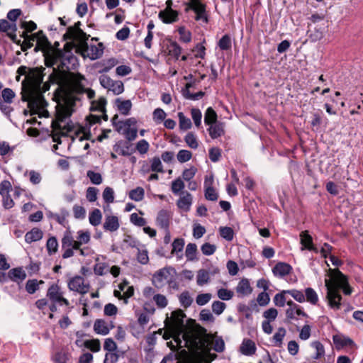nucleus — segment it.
<instances>
[{
    "mask_svg": "<svg viewBox=\"0 0 363 363\" xmlns=\"http://www.w3.org/2000/svg\"><path fill=\"white\" fill-rule=\"evenodd\" d=\"M172 325V335L177 340L182 338L185 346L197 348L203 344L206 335V330L196 323L195 319H164L166 327Z\"/></svg>",
    "mask_w": 363,
    "mask_h": 363,
    "instance_id": "1",
    "label": "nucleus"
},
{
    "mask_svg": "<svg viewBox=\"0 0 363 363\" xmlns=\"http://www.w3.org/2000/svg\"><path fill=\"white\" fill-rule=\"evenodd\" d=\"M331 271L333 282H330L328 279H325V286L328 291L327 298L330 308L339 309L342 300V296L339 291L341 287L348 284V279L338 269H334Z\"/></svg>",
    "mask_w": 363,
    "mask_h": 363,
    "instance_id": "2",
    "label": "nucleus"
},
{
    "mask_svg": "<svg viewBox=\"0 0 363 363\" xmlns=\"http://www.w3.org/2000/svg\"><path fill=\"white\" fill-rule=\"evenodd\" d=\"M78 66V59L73 53L61 50L59 64L50 74V81L52 83H60L68 73H72L71 70H75Z\"/></svg>",
    "mask_w": 363,
    "mask_h": 363,
    "instance_id": "3",
    "label": "nucleus"
},
{
    "mask_svg": "<svg viewBox=\"0 0 363 363\" xmlns=\"http://www.w3.org/2000/svg\"><path fill=\"white\" fill-rule=\"evenodd\" d=\"M91 239L89 231L79 230L77 240H74L72 232L67 229L64 232L61 240L63 259H67L74 256V250L79 249L84 245L89 242Z\"/></svg>",
    "mask_w": 363,
    "mask_h": 363,
    "instance_id": "4",
    "label": "nucleus"
},
{
    "mask_svg": "<svg viewBox=\"0 0 363 363\" xmlns=\"http://www.w3.org/2000/svg\"><path fill=\"white\" fill-rule=\"evenodd\" d=\"M46 297L50 303H58L59 306H65L68 311L74 308V300L69 301L65 297V292L58 281L50 284L47 290Z\"/></svg>",
    "mask_w": 363,
    "mask_h": 363,
    "instance_id": "5",
    "label": "nucleus"
},
{
    "mask_svg": "<svg viewBox=\"0 0 363 363\" xmlns=\"http://www.w3.org/2000/svg\"><path fill=\"white\" fill-rule=\"evenodd\" d=\"M50 84H52L50 81V77H48V82H45L41 84L39 91H35L34 94H31V96H26L24 95L22 96V100L23 101H28V107L30 109H41L47 106L48 103L42 95L43 93L46 92L50 89Z\"/></svg>",
    "mask_w": 363,
    "mask_h": 363,
    "instance_id": "6",
    "label": "nucleus"
},
{
    "mask_svg": "<svg viewBox=\"0 0 363 363\" xmlns=\"http://www.w3.org/2000/svg\"><path fill=\"white\" fill-rule=\"evenodd\" d=\"M86 79L84 75L79 72L68 73L67 75L60 83L65 82L67 85L68 91L72 94H82L85 91V86L83 82Z\"/></svg>",
    "mask_w": 363,
    "mask_h": 363,
    "instance_id": "7",
    "label": "nucleus"
},
{
    "mask_svg": "<svg viewBox=\"0 0 363 363\" xmlns=\"http://www.w3.org/2000/svg\"><path fill=\"white\" fill-rule=\"evenodd\" d=\"M45 70V68L43 67L28 69V72L26 75V82H28L30 92L29 96L34 94L35 91H39V89L43 84Z\"/></svg>",
    "mask_w": 363,
    "mask_h": 363,
    "instance_id": "8",
    "label": "nucleus"
},
{
    "mask_svg": "<svg viewBox=\"0 0 363 363\" xmlns=\"http://www.w3.org/2000/svg\"><path fill=\"white\" fill-rule=\"evenodd\" d=\"M90 287L89 282L79 275H76L67 281V288L69 290L82 295L87 294Z\"/></svg>",
    "mask_w": 363,
    "mask_h": 363,
    "instance_id": "9",
    "label": "nucleus"
},
{
    "mask_svg": "<svg viewBox=\"0 0 363 363\" xmlns=\"http://www.w3.org/2000/svg\"><path fill=\"white\" fill-rule=\"evenodd\" d=\"M100 84L115 95H119L124 91L123 83L120 80L114 81L109 76L102 74L99 77Z\"/></svg>",
    "mask_w": 363,
    "mask_h": 363,
    "instance_id": "10",
    "label": "nucleus"
},
{
    "mask_svg": "<svg viewBox=\"0 0 363 363\" xmlns=\"http://www.w3.org/2000/svg\"><path fill=\"white\" fill-rule=\"evenodd\" d=\"M152 282L155 287L158 289H162L167 284H171L172 281L170 278L169 270L167 268H162L155 272L152 277Z\"/></svg>",
    "mask_w": 363,
    "mask_h": 363,
    "instance_id": "11",
    "label": "nucleus"
},
{
    "mask_svg": "<svg viewBox=\"0 0 363 363\" xmlns=\"http://www.w3.org/2000/svg\"><path fill=\"white\" fill-rule=\"evenodd\" d=\"M158 17L164 23L170 24L179 21V12L176 10L164 9L159 12Z\"/></svg>",
    "mask_w": 363,
    "mask_h": 363,
    "instance_id": "12",
    "label": "nucleus"
},
{
    "mask_svg": "<svg viewBox=\"0 0 363 363\" xmlns=\"http://www.w3.org/2000/svg\"><path fill=\"white\" fill-rule=\"evenodd\" d=\"M171 217L172 214L170 211L162 209L157 213L156 224L164 230H168L169 228Z\"/></svg>",
    "mask_w": 363,
    "mask_h": 363,
    "instance_id": "13",
    "label": "nucleus"
},
{
    "mask_svg": "<svg viewBox=\"0 0 363 363\" xmlns=\"http://www.w3.org/2000/svg\"><path fill=\"white\" fill-rule=\"evenodd\" d=\"M288 308L286 311V318H295L296 316L307 317L303 308L292 301H287Z\"/></svg>",
    "mask_w": 363,
    "mask_h": 363,
    "instance_id": "14",
    "label": "nucleus"
},
{
    "mask_svg": "<svg viewBox=\"0 0 363 363\" xmlns=\"http://www.w3.org/2000/svg\"><path fill=\"white\" fill-rule=\"evenodd\" d=\"M113 327L111 321H106L105 319H97L94 325V330L96 333L105 335Z\"/></svg>",
    "mask_w": 363,
    "mask_h": 363,
    "instance_id": "15",
    "label": "nucleus"
},
{
    "mask_svg": "<svg viewBox=\"0 0 363 363\" xmlns=\"http://www.w3.org/2000/svg\"><path fill=\"white\" fill-rule=\"evenodd\" d=\"M120 228L118 217L116 216H106L103 224V228L105 231L115 232Z\"/></svg>",
    "mask_w": 363,
    "mask_h": 363,
    "instance_id": "16",
    "label": "nucleus"
},
{
    "mask_svg": "<svg viewBox=\"0 0 363 363\" xmlns=\"http://www.w3.org/2000/svg\"><path fill=\"white\" fill-rule=\"evenodd\" d=\"M194 86V82H188L186 84L185 87L182 89V96L189 100L196 101L201 98H203L205 95V92L200 91L197 93L192 94L190 91V88Z\"/></svg>",
    "mask_w": 363,
    "mask_h": 363,
    "instance_id": "17",
    "label": "nucleus"
},
{
    "mask_svg": "<svg viewBox=\"0 0 363 363\" xmlns=\"http://www.w3.org/2000/svg\"><path fill=\"white\" fill-rule=\"evenodd\" d=\"M61 50L57 49L51 52H48L45 54V65L48 67H54L55 65H58L60 60V54Z\"/></svg>",
    "mask_w": 363,
    "mask_h": 363,
    "instance_id": "18",
    "label": "nucleus"
},
{
    "mask_svg": "<svg viewBox=\"0 0 363 363\" xmlns=\"http://www.w3.org/2000/svg\"><path fill=\"white\" fill-rule=\"evenodd\" d=\"M224 123L218 121L209 125L208 131L212 139H216L225 134Z\"/></svg>",
    "mask_w": 363,
    "mask_h": 363,
    "instance_id": "19",
    "label": "nucleus"
},
{
    "mask_svg": "<svg viewBox=\"0 0 363 363\" xmlns=\"http://www.w3.org/2000/svg\"><path fill=\"white\" fill-rule=\"evenodd\" d=\"M333 340L337 350H340L345 347L354 345V342L352 339L340 334L333 335Z\"/></svg>",
    "mask_w": 363,
    "mask_h": 363,
    "instance_id": "20",
    "label": "nucleus"
},
{
    "mask_svg": "<svg viewBox=\"0 0 363 363\" xmlns=\"http://www.w3.org/2000/svg\"><path fill=\"white\" fill-rule=\"evenodd\" d=\"M71 357V354L67 348H62L52 355L53 363H67Z\"/></svg>",
    "mask_w": 363,
    "mask_h": 363,
    "instance_id": "21",
    "label": "nucleus"
},
{
    "mask_svg": "<svg viewBox=\"0 0 363 363\" xmlns=\"http://www.w3.org/2000/svg\"><path fill=\"white\" fill-rule=\"evenodd\" d=\"M291 271L292 267L285 262H278L272 269L273 274L280 277L289 274Z\"/></svg>",
    "mask_w": 363,
    "mask_h": 363,
    "instance_id": "22",
    "label": "nucleus"
},
{
    "mask_svg": "<svg viewBox=\"0 0 363 363\" xmlns=\"http://www.w3.org/2000/svg\"><path fill=\"white\" fill-rule=\"evenodd\" d=\"M235 289L238 296L242 297L250 295L252 291V289L247 279H241Z\"/></svg>",
    "mask_w": 363,
    "mask_h": 363,
    "instance_id": "23",
    "label": "nucleus"
},
{
    "mask_svg": "<svg viewBox=\"0 0 363 363\" xmlns=\"http://www.w3.org/2000/svg\"><path fill=\"white\" fill-rule=\"evenodd\" d=\"M182 194L184 195L178 199L177 205L179 208L188 212L190 210L191 206L192 204V196L187 191L182 192Z\"/></svg>",
    "mask_w": 363,
    "mask_h": 363,
    "instance_id": "24",
    "label": "nucleus"
},
{
    "mask_svg": "<svg viewBox=\"0 0 363 363\" xmlns=\"http://www.w3.org/2000/svg\"><path fill=\"white\" fill-rule=\"evenodd\" d=\"M240 352L246 356H251L256 352L255 343L250 339H244L240 347Z\"/></svg>",
    "mask_w": 363,
    "mask_h": 363,
    "instance_id": "25",
    "label": "nucleus"
},
{
    "mask_svg": "<svg viewBox=\"0 0 363 363\" xmlns=\"http://www.w3.org/2000/svg\"><path fill=\"white\" fill-rule=\"evenodd\" d=\"M131 144L127 141L120 140L113 145V150L123 156H129L132 153L130 151Z\"/></svg>",
    "mask_w": 363,
    "mask_h": 363,
    "instance_id": "26",
    "label": "nucleus"
},
{
    "mask_svg": "<svg viewBox=\"0 0 363 363\" xmlns=\"http://www.w3.org/2000/svg\"><path fill=\"white\" fill-rule=\"evenodd\" d=\"M43 232L38 228H33L31 230L27 232L25 235V241L27 243L39 241L43 238Z\"/></svg>",
    "mask_w": 363,
    "mask_h": 363,
    "instance_id": "27",
    "label": "nucleus"
},
{
    "mask_svg": "<svg viewBox=\"0 0 363 363\" xmlns=\"http://www.w3.org/2000/svg\"><path fill=\"white\" fill-rule=\"evenodd\" d=\"M115 103L117 106L118 110L122 115L128 116L130 114L131 108H132V102L130 100H122L120 98L116 99Z\"/></svg>",
    "mask_w": 363,
    "mask_h": 363,
    "instance_id": "28",
    "label": "nucleus"
},
{
    "mask_svg": "<svg viewBox=\"0 0 363 363\" xmlns=\"http://www.w3.org/2000/svg\"><path fill=\"white\" fill-rule=\"evenodd\" d=\"M196 13L195 20L202 21L205 23H208V16L206 12V6L204 4L201 3L197 6L194 11Z\"/></svg>",
    "mask_w": 363,
    "mask_h": 363,
    "instance_id": "29",
    "label": "nucleus"
},
{
    "mask_svg": "<svg viewBox=\"0 0 363 363\" xmlns=\"http://www.w3.org/2000/svg\"><path fill=\"white\" fill-rule=\"evenodd\" d=\"M8 277L13 281H23L26 279V274L21 267H17L9 271Z\"/></svg>",
    "mask_w": 363,
    "mask_h": 363,
    "instance_id": "30",
    "label": "nucleus"
},
{
    "mask_svg": "<svg viewBox=\"0 0 363 363\" xmlns=\"http://www.w3.org/2000/svg\"><path fill=\"white\" fill-rule=\"evenodd\" d=\"M107 104V101L105 97L101 96L97 100H93L91 102V111H99V112H106V105Z\"/></svg>",
    "mask_w": 363,
    "mask_h": 363,
    "instance_id": "31",
    "label": "nucleus"
},
{
    "mask_svg": "<svg viewBox=\"0 0 363 363\" xmlns=\"http://www.w3.org/2000/svg\"><path fill=\"white\" fill-rule=\"evenodd\" d=\"M185 245L184 239L178 238L174 240L173 242L172 243V255H176L179 258H182V255H179V253L182 252L183 251L184 247Z\"/></svg>",
    "mask_w": 363,
    "mask_h": 363,
    "instance_id": "32",
    "label": "nucleus"
},
{
    "mask_svg": "<svg viewBox=\"0 0 363 363\" xmlns=\"http://www.w3.org/2000/svg\"><path fill=\"white\" fill-rule=\"evenodd\" d=\"M301 244L302 245L301 250H308L309 247L313 245V238L308 233V231L304 230L300 233Z\"/></svg>",
    "mask_w": 363,
    "mask_h": 363,
    "instance_id": "33",
    "label": "nucleus"
},
{
    "mask_svg": "<svg viewBox=\"0 0 363 363\" xmlns=\"http://www.w3.org/2000/svg\"><path fill=\"white\" fill-rule=\"evenodd\" d=\"M305 301H308L312 305H316L318 302V296L315 291L311 287L305 289L304 292Z\"/></svg>",
    "mask_w": 363,
    "mask_h": 363,
    "instance_id": "34",
    "label": "nucleus"
},
{
    "mask_svg": "<svg viewBox=\"0 0 363 363\" xmlns=\"http://www.w3.org/2000/svg\"><path fill=\"white\" fill-rule=\"evenodd\" d=\"M102 214L99 208L94 209L90 212L89 220L91 225L97 226L101 223Z\"/></svg>",
    "mask_w": 363,
    "mask_h": 363,
    "instance_id": "35",
    "label": "nucleus"
},
{
    "mask_svg": "<svg viewBox=\"0 0 363 363\" xmlns=\"http://www.w3.org/2000/svg\"><path fill=\"white\" fill-rule=\"evenodd\" d=\"M44 284L43 280L28 279L26 284V290L30 294H33L39 289V285Z\"/></svg>",
    "mask_w": 363,
    "mask_h": 363,
    "instance_id": "36",
    "label": "nucleus"
},
{
    "mask_svg": "<svg viewBox=\"0 0 363 363\" xmlns=\"http://www.w3.org/2000/svg\"><path fill=\"white\" fill-rule=\"evenodd\" d=\"M217 118L218 116L216 112L211 107H208L204 115V123L208 125H211V124L218 122Z\"/></svg>",
    "mask_w": 363,
    "mask_h": 363,
    "instance_id": "37",
    "label": "nucleus"
},
{
    "mask_svg": "<svg viewBox=\"0 0 363 363\" xmlns=\"http://www.w3.org/2000/svg\"><path fill=\"white\" fill-rule=\"evenodd\" d=\"M197 246L195 243H189L185 250V256L188 261L196 259Z\"/></svg>",
    "mask_w": 363,
    "mask_h": 363,
    "instance_id": "38",
    "label": "nucleus"
},
{
    "mask_svg": "<svg viewBox=\"0 0 363 363\" xmlns=\"http://www.w3.org/2000/svg\"><path fill=\"white\" fill-rule=\"evenodd\" d=\"M46 249L48 255H52L55 254L58 250V242L55 236L48 238L46 242Z\"/></svg>",
    "mask_w": 363,
    "mask_h": 363,
    "instance_id": "39",
    "label": "nucleus"
},
{
    "mask_svg": "<svg viewBox=\"0 0 363 363\" xmlns=\"http://www.w3.org/2000/svg\"><path fill=\"white\" fill-rule=\"evenodd\" d=\"M129 198L135 201H140L144 199L145 191L142 187H137L130 191Z\"/></svg>",
    "mask_w": 363,
    "mask_h": 363,
    "instance_id": "40",
    "label": "nucleus"
},
{
    "mask_svg": "<svg viewBox=\"0 0 363 363\" xmlns=\"http://www.w3.org/2000/svg\"><path fill=\"white\" fill-rule=\"evenodd\" d=\"M210 280L208 272L205 269H200L198 271L196 277V282L199 286H203L207 284Z\"/></svg>",
    "mask_w": 363,
    "mask_h": 363,
    "instance_id": "41",
    "label": "nucleus"
},
{
    "mask_svg": "<svg viewBox=\"0 0 363 363\" xmlns=\"http://www.w3.org/2000/svg\"><path fill=\"white\" fill-rule=\"evenodd\" d=\"M84 346L93 352H97L101 350V343L98 339L85 340L84 342Z\"/></svg>",
    "mask_w": 363,
    "mask_h": 363,
    "instance_id": "42",
    "label": "nucleus"
},
{
    "mask_svg": "<svg viewBox=\"0 0 363 363\" xmlns=\"http://www.w3.org/2000/svg\"><path fill=\"white\" fill-rule=\"evenodd\" d=\"M178 117L180 129L186 130L191 128L192 124L191 120L186 117L182 112L178 113Z\"/></svg>",
    "mask_w": 363,
    "mask_h": 363,
    "instance_id": "43",
    "label": "nucleus"
},
{
    "mask_svg": "<svg viewBox=\"0 0 363 363\" xmlns=\"http://www.w3.org/2000/svg\"><path fill=\"white\" fill-rule=\"evenodd\" d=\"M218 45L221 50H228L231 48V38L228 35H224L218 41Z\"/></svg>",
    "mask_w": 363,
    "mask_h": 363,
    "instance_id": "44",
    "label": "nucleus"
},
{
    "mask_svg": "<svg viewBox=\"0 0 363 363\" xmlns=\"http://www.w3.org/2000/svg\"><path fill=\"white\" fill-rule=\"evenodd\" d=\"M219 233L220 235L227 241H231L234 238V231L230 227H220Z\"/></svg>",
    "mask_w": 363,
    "mask_h": 363,
    "instance_id": "45",
    "label": "nucleus"
},
{
    "mask_svg": "<svg viewBox=\"0 0 363 363\" xmlns=\"http://www.w3.org/2000/svg\"><path fill=\"white\" fill-rule=\"evenodd\" d=\"M86 176L93 184L99 185L103 182L102 176L99 172H96L92 170H89L86 172Z\"/></svg>",
    "mask_w": 363,
    "mask_h": 363,
    "instance_id": "46",
    "label": "nucleus"
},
{
    "mask_svg": "<svg viewBox=\"0 0 363 363\" xmlns=\"http://www.w3.org/2000/svg\"><path fill=\"white\" fill-rule=\"evenodd\" d=\"M168 49L169 54L174 57L177 60L180 56L182 52V48L179 46V45L175 41H172L169 43Z\"/></svg>",
    "mask_w": 363,
    "mask_h": 363,
    "instance_id": "47",
    "label": "nucleus"
},
{
    "mask_svg": "<svg viewBox=\"0 0 363 363\" xmlns=\"http://www.w3.org/2000/svg\"><path fill=\"white\" fill-rule=\"evenodd\" d=\"M179 299L181 305L184 308L189 307L193 302V298L191 297L189 291H187L182 292L180 294Z\"/></svg>",
    "mask_w": 363,
    "mask_h": 363,
    "instance_id": "48",
    "label": "nucleus"
},
{
    "mask_svg": "<svg viewBox=\"0 0 363 363\" xmlns=\"http://www.w3.org/2000/svg\"><path fill=\"white\" fill-rule=\"evenodd\" d=\"M287 294L286 290H284L281 291L280 293L277 294L273 299L274 303L275 306L278 307H283L284 306L286 298L285 295Z\"/></svg>",
    "mask_w": 363,
    "mask_h": 363,
    "instance_id": "49",
    "label": "nucleus"
},
{
    "mask_svg": "<svg viewBox=\"0 0 363 363\" xmlns=\"http://www.w3.org/2000/svg\"><path fill=\"white\" fill-rule=\"evenodd\" d=\"M184 141L186 142L187 145L192 149H196L199 147V143L196 137L194 135V133L191 132H189L186 135L184 138Z\"/></svg>",
    "mask_w": 363,
    "mask_h": 363,
    "instance_id": "50",
    "label": "nucleus"
},
{
    "mask_svg": "<svg viewBox=\"0 0 363 363\" xmlns=\"http://www.w3.org/2000/svg\"><path fill=\"white\" fill-rule=\"evenodd\" d=\"M184 187V183L179 177L172 182L171 189L174 194H179Z\"/></svg>",
    "mask_w": 363,
    "mask_h": 363,
    "instance_id": "51",
    "label": "nucleus"
},
{
    "mask_svg": "<svg viewBox=\"0 0 363 363\" xmlns=\"http://www.w3.org/2000/svg\"><path fill=\"white\" fill-rule=\"evenodd\" d=\"M37 43L41 45V48H44L45 49H49L51 48V44L43 30L38 31Z\"/></svg>",
    "mask_w": 363,
    "mask_h": 363,
    "instance_id": "52",
    "label": "nucleus"
},
{
    "mask_svg": "<svg viewBox=\"0 0 363 363\" xmlns=\"http://www.w3.org/2000/svg\"><path fill=\"white\" fill-rule=\"evenodd\" d=\"M205 199L208 201H216L218 199V194L213 186L205 189Z\"/></svg>",
    "mask_w": 363,
    "mask_h": 363,
    "instance_id": "53",
    "label": "nucleus"
},
{
    "mask_svg": "<svg viewBox=\"0 0 363 363\" xmlns=\"http://www.w3.org/2000/svg\"><path fill=\"white\" fill-rule=\"evenodd\" d=\"M312 347L316 350L315 354L313 356L314 359H318L325 354V350L323 344L318 341H315L312 343Z\"/></svg>",
    "mask_w": 363,
    "mask_h": 363,
    "instance_id": "54",
    "label": "nucleus"
},
{
    "mask_svg": "<svg viewBox=\"0 0 363 363\" xmlns=\"http://www.w3.org/2000/svg\"><path fill=\"white\" fill-rule=\"evenodd\" d=\"M178 32L180 35V40L184 43H189L191 40V33L190 31L186 30L184 26H181L178 28Z\"/></svg>",
    "mask_w": 363,
    "mask_h": 363,
    "instance_id": "55",
    "label": "nucleus"
},
{
    "mask_svg": "<svg viewBox=\"0 0 363 363\" xmlns=\"http://www.w3.org/2000/svg\"><path fill=\"white\" fill-rule=\"evenodd\" d=\"M130 220L133 224L138 227H143L147 223L146 220L144 218L139 216L136 213H133L130 215Z\"/></svg>",
    "mask_w": 363,
    "mask_h": 363,
    "instance_id": "56",
    "label": "nucleus"
},
{
    "mask_svg": "<svg viewBox=\"0 0 363 363\" xmlns=\"http://www.w3.org/2000/svg\"><path fill=\"white\" fill-rule=\"evenodd\" d=\"M217 295L220 299L228 301L233 298L234 293L227 289L221 288L218 290Z\"/></svg>",
    "mask_w": 363,
    "mask_h": 363,
    "instance_id": "57",
    "label": "nucleus"
},
{
    "mask_svg": "<svg viewBox=\"0 0 363 363\" xmlns=\"http://www.w3.org/2000/svg\"><path fill=\"white\" fill-rule=\"evenodd\" d=\"M152 299L155 302L156 305L160 308H165L167 306V298L162 294H155L152 297Z\"/></svg>",
    "mask_w": 363,
    "mask_h": 363,
    "instance_id": "58",
    "label": "nucleus"
},
{
    "mask_svg": "<svg viewBox=\"0 0 363 363\" xmlns=\"http://www.w3.org/2000/svg\"><path fill=\"white\" fill-rule=\"evenodd\" d=\"M108 266L106 263L101 262L96 264L94 267V272L95 274L103 276L108 272Z\"/></svg>",
    "mask_w": 363,
    "mask_h": 363,
    "instance_id": "59",
    "label": "nucleus"
},
{
    "mask_svg": "<svg viewBox=\"0 0 363 363\" xmlns=\"http://www.w3.org/2000/svg\"><path fill=\"white\" fill-rule=\"evenodd\" d=\"M288 294H290L296 301L303 303L305 301V295L302 291L297 289L286 290Z\"/></svg>",
    "mask_w": 363,
    "mask_h": 363,
    "instance_id": "60",
    "label": "nucleus"
},
{
    "mask_svg": "<svg viewBox=\"0 0 363 363\" xmlns=\"http://www.w3.org/2000/svg\"><path fill=\"white\" fill-rule=\"evenodd\" d=\"M201 250L204 255L210 256L216 252V246L209 242H205L201 245Z\"/></svg>",
    "mask_w": 363,
    "mask_h": 363,
    "instance_id": "61",
    "label": "nucleus"
},
{
    "mask_svg": "<svg viewBox=\"0 0 363 363\" xmlns=\"http://www.w3.org/2000/svg\"><path fill=\"white\" fill-rule=\"evenodd\" d=\"M150 169L152 172H164L162 164L158 157H155L151 160Z\"/></svg>",
    "mask_w": 363,
    "mask_h": 363,
    "instance_id": "62",
    "label": "nucleus"
},
{
    "mask_svg": "<svg viewBox=\"0 0 363 363\" xmlns=\"http://www.w3.org/2000/svg\"><path fill=\"white\" fill-rule=\"evenodd\" d=\"M192 153L189 150H181L177 153V157L179 162L184 163L191 160Z\"/></svg>",
    "mask_w": 363,
    "mask_h": 363,
    "instance_id": "63",
    "label": "nucleus"
},
{
    "mask_svg": "<svg viewBox=\"0 0 363 363\" xmlns=\"http://www.w3.org/2000/svg\"><path fill=\"white\" fill-rule=\"evenodd\" d=\"M225 303L220 301H214L211 306L212 311L217 315L221 314L225 310Z\"/></svg>",
    "mask_w": 363,
    "mask_h": 363,
    "instance_id": "64",
    "label": "nucleus"
}]
</instances>
